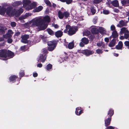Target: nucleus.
Instances as JSON below:
<instances>
[{
    "mask_svg": "<svg viewBox=\"0 0 129 129\" xmlns=\"http://www.w3.org/2000/svg\"><path fill=\"white\" fill-rule=\"evenodd\" d=\"M115 40L114 39H113L110 43L109 46L110 47H112L114 46L115 44Z\"/></svg>",
    "mask_w": 129,
    "mask_h": 129,
    "instance_id": "22",
    "label": "nucleus"
},
{
    "mask_svg": "<svg viewBox=\"0 0 129 129\" xmlns=\"http://www.w3.org/2000/svg\"><path fill=\"white\" fill-rule=\"evenodd\" d=\"M29 38V36L28 35H25L21 37V42L22 43H28L27 39Z\"/></svg>",
    "mask_w": 129,
    "mask_h": 129,
    "instance_id": "8",
    "label": "nucleus"
},
{
    "mask_svg": "<svg viewBox=\"0 0 129 129\" xmlns=\"http://www.w3.org/2000/svg\"><path fill=\"white\" fill-rule=\"evenodd\" d=\"M8 58V57L9 58L12 57L14 56V54L13 53L10 51H8L7 52Z\"/></svg>",
    "mask_w": 129,
    "mask_h": 129,
    "instance_id": "24",
    "label": "nucleus"
},
{
    "mask_svg": "<svg viewBox=\"0 0 129 129\" xmlns=\"http://www.w3.org/2000/svg\"><path fill=\"white\" fill-rule=\"evenodd\" d=\"M118 36V35L116 31V30H114L113 31L112 33V35L110 37H112L114 38H115L117 37Z\"/></svg>",
    "mask_w": 129,
    "mask_h": 129,
    "instance_id": "20",
    "label": "nucleus"
},
{
    "mask_svg": "<svg viewBox=\"0 0 129 129\" xmlns=\"http://www.w3.org/2000/svg\"><path fill=\"white\" fill-rule=\"evenodd\" d=\"M82 42L85 44H87L89 42V40L86 38H84L81 39Z\"/></svg>",
    "mask_w": 129,
    "mask_h": 129,
    "instance_id": "25",
    "label": "nucleus"
},
{
    "mask_svg": "<svg viewBox=\"0 0 129 129\" xmlns=\"http://www.w3.org/2000/svg\"><path fill=\"white\" fill-rule=\"evenodd\" d=\"M62 34L63 32L60 30H58L55 33V36L57 38L61 37L62 35Z\"/></svg>",
    "mask_w": 129,
    "mask_h": 129,
    "instance_id": "14",
    "label": "nucleus"
},
{
    "mask_svg": "<svg viewBox=\"0 0 129 129\" xmlns=\"http://www.w3.org/2000/svg\"><path fill=\"white\" fill-rule=\"evenodd\" d=\"M80 45L81 47H83L84 46V44L82 42H80L79 44Z\"/></svg>",
    "mask_w": 129,
    "mask_h": 129,
    "instance_id": "53",
    "label": "nucleus"
},
{
    "mask_svg": "<svg viewBox=\"0 0 129 129\" xmlns=\"http://www.w3.org/2000/svg\"><path fill=\"white\" fill-rule=\"evenodd\" d=\"M40 37L42 39H44V38H45V37L43 35H40Z\"/></svg>",
    "mask_w": 129,
    "mask_h": 129,
    "instance_id": "58",
    "label": "nucleus"
},
{
    "mask_svg": "<svg viewBox=\"0 0 129 129\" xmlns=\"http://www.w3.org/2000/svg\"><path fill=\"white\" fill-rule=\"evenodd\" d=\"M123 46V43L121 41H119L117 45L116 46V49L118 50L121 49Z\"/></svg>",
    "mask_w": 129,
    "mask_h": 129,
    "instance_id": "16",
    "label": "nucleus"
},
{
    "mask_svg": "<svg viewBox=\"0 0 129 129\" xmlns=\"http://www.w3.org/2000/svg\"><path fill=\"white\" fill-rule=\"evenodd\" d=\"M37 76H38V74L37 73H34L33 74V76L34 77H36Z\"/></svg>",
    "mask_w": 129,
    "mask_h": 129,
    "instance_id": "52",
    "label": "nucleus"
},
{
    "mask_svg": "<svg viewBox=\"0 0 129 129\" xmlns=\"http://www.w3.org/2000/svg\"><path fill=\"white\" fill-rule=\"evenodd\" d=\"M105 42H108L109 41V39L108 38H106L104 39Z\"/></svg>",
    "mask_w": 129,
    "mask_h": 129,
    "instance_id": "48",
    "label": "nucleus"
},
{
    "mask_svg": "<svg viewBox=\"0 0 129 129\" xmlns=\"http://www.w3.org/2000/svg\"><path fill=\"white\" fill-rule=\"evenodd\" d=\"M7 51L5 50H0V59L3 60H6L8 59L7 55Z\"/></svg>",
    "mask_w": 129,
    "mask_h": 129,
    "instance_id": "6",
    "label": "nucleus"
},
{
    "mask_svg": "<svg viewBox=\"0 0 129 129\" xmlns=\"http://www.w3.org/2000/svg\"><path fill=\"white\" fill-rule=\"evenodd\" d=\"M25 46H22L21 48V49L23 50L24 51V48H25Z\"/></svg>",
    "mask_w": 129,
    "mask_h": 129,
    "instance_id": "57",
    "label": "nucleus"
},
{
    "mask_svg": "<svg viewBox=\"0 0 129 129\" xmlns=\"http://www.w3.org/2000/svg\"><path fill=\"white\" fill-rule=\"evenodd\" d=\"M113 10L116 13H118L119 11V10L118 9L116 8L114 9Z\"/></svg>",
    "mask_w": 129,
    "mask_h": 129,
    "instance_id": "47",
    "label": "nucleus"
},
{
    "mask_svg": "<svg viewBox=\"0 0 129 129\" xmlns=\"http://www.w3.org/2000/svg\"><path fill=\"white\" fill-rule=\"evenodd\" d=\"M17 78V77L15 75L11 76L10 77V81L12 83L15 82V79Z\"/></svg>",
    "mask_w": 129,
    "mask_h": 129,
    "instance_id": "23",
    "label": "nucleus"
},
{
    "mask_svg": "<svg viewBox=\"0 0 129 129\" xmlns=\"http://www.w3.org/2000/svg\"><path fill=\"white\" fill-rule=\"evenodd\" d=\"M113 110L111 109H110L108 113V115H109V116H110V117H111V116L113 115Z\"/></svg>",
    "mask_w": 129,
    "mask_h": 129,
    "instance_id": "31",
    "label": "nucleus"
},
{
    "mask_svg": "<svg viewBox=\"0 0 129 129\" xmlns=\"http://www.w3.org/2000/svg\"><path fill=\"white\" fill-rule=\"evenodd\" d=\"M91 28V31L93 34H95L98 33V29L96 28L95 26H92Z\"/></svg>",
    "mask_w": 129,
    "mask_h": 129,
    "instance_id": "17",
    "label": "nucleus"
},
{
    "mask_svg": "<svg viewBox=\"0 0 129 129\" xmlns=\"http://www.w3.org/2000/svg\"><path fill=\"white\" fill-rule=\"evenodd\" d=\"M111 120V117H109L107 118L105 120V124L106 126H108L110 124Z\"/></svg>",
    "mask_w": 129,
    "mask_h": 129,
    "instance_id": "15",
    "label": "nucleus"
},
{
    "mask_svg": "<svg viewBox=\"0 0 129 129\" xmlns=\"http://www.w3.org/2000/svg\"><path fill=\"white\" fill-rule=\"evenodd\" d=\"M126 1L127 3L129 4V0H126Z\"/></svg>",
    "mask_w": 129,
    "mask_h": 129,
    "instance_id": "63",
    "label": "nucleus"
},
{
    "mask_svg": "<svg viewBox=\"0 0 129 129\" xmlns=\"http://www.w3.org/2000/svg\"><path fill=\"white\" fill-rule=\"evenodd\" d=\"M97 45L98 46H102L103 47H104L105 46V45L104 44V43L102 42L98 43L97 44Z\"/></svg>",
    "mask_w": 129,
    "mask_h": 129,
    "instance_id": "32",
    "label": "nucleus"
},
{
    "mask_svg": "<svg viewBox=\"0 0 129 129\" xmlns=\"http://www.w3.org/2000/svg\"><path fill=\"white\" fill-rule=\"evenodd\" d=\"M72 0H66V2L67 4H69L72 2Z\"/></svg>",
    "mask_w": 129,
    "mask_h": 129,
    "instance_id": "42",
    "label": "nucleus"
},
{
    "mask_svg": "<svg viewBox=\"0 0 129 129\" xmlns=\"http://www.w3.org/2000/svg\"><path fill=\"white\" fill-rule=\"evenodd\" d=\"M120 35H122L124 34L125 39H127L129 37V31L127 28L123 27L121 28L119 33Z\"/></svg>",
    "mask_w": 129,
    "mask_h": 129,
    "instance_id": "5",
    "label": "nucleus"
},
{
    "mask_svg": "<svg viewBox=\"0 0 129 129\" xmlns=\"http://www.w3.org/2000/svg\"><path fill=\"white\" fill-rule=\"evenodd\" d=\"M124 38H125L124 35V36H121L120 37V39L121 40H123L124 39Z\"/></svg>",
    "mask_w": 129,
    "mask_h": 129,
    "instance_id": "49",
    "label": "nucleus"
},
{
    "mask_svg": "<svg viewBox=\"0 0 129 129\" xmlns=\"http://www.w3.org/2000/svg\"><path fill=\"white\" fill-rule=\"evenodd\" d=\"M64 17L65 18H67L69 16L70 13L69 12L67 11L64 12Z\"/></svg>",
    "mask_w": 129,
    "mask_h": 129,
    "instance_id": "30",
    "label": "nucleus"
},
{
    "mask_svg": "<svg viewBox=\"0 0 129 129\" xmlns=\"http://www.w3.org/2000/svg\"><path fill=\"white\" fill-rule=\"evenodd\" d=\"M121 3L123 5H125L126 4H127V3L126 2V1H122L121 2Z\"/></svg>",
    "mask_w": 129,
    "mask_h": 129,
    "instance_id": "45",
    "label": "nucleus"
},
{
    "mask_svg": "<svg viewBox=\"0 0 129 129\" xmlns=\"http://www.w3.org/2000/svg\"><path fill=\"white\" fill-rule=\"evenodd\" d=\"M11 25L12 26L14 27L16 25V23L14 22H12L11 23Z\"/></svg>",
    "mask_w": 129,
    "mask_h": 129,
    "instance_id": "41",
    "label": "nucleus"
},
{
    "mask_svg": "<svg viewBox=\"0 0 129 129\" xmlns=\"http://www.w3.org/2000/svg\"><path fill=\"white\" fill-rule=\"evenodd\" d=\"M48 50L49 51H52L55 48L56 44L55 42L54 41H49L48 42Z\"/></svg>",
    "mask_w": 129,
    "mask_h": 129,
    "instance_id": "7",
    "label": "nucleus"
},
{
    "mask_svg": "<svg viewBox=\"0 0 129 129\" xmlns=\"http://www.w3.org/2000/svg\"><path fill=\"white\" fill-rule=\"evenodd\" d=\"M110 29L111 30L113 31L116 30L115 27V26L113 25H111L110 26Z\"/></svg>",
    "mask_w": 129,
    "mask_h": 129,
    "instance_id": "34",
    "label": "nucleus"
},
{
    "mask_svg": "<svg viewBox=\"0 0 129 129\" xmlns=\"http://www.w3.org/2000/svg\"><path fill=\"white\" fill-rule=\"evenodd\" d=\"M13 32L11 29L8 30L7 33L6 35H3L4 38H10L12 37Z\"/></svg>",
    "mask_w": 129,
    "mask_h": 129,
    "instance_id": "10",
    "label": "nucleus"
},
{
    "mask_svg": "<svg viewBox=\"0 0 129 129\" xmlns=\"http://www.w3.org/2000/svg\"><path fill=\"white\" fill-rule=\"evenodd\" d=\"M3 6V7L1 8L0 6V14L2 15H4L6 12V14L9 16L14 15L16 17H18L23 12V9L20 8L18 10H14V12H12L9 8L8 7H6L7 6V4H5Z\"/></svg>",
    "mask_w": 129,
    "mask_h": 129,
    "instance_id": "1",
    "label": "nucleus"
},
{
    "mask_svg": "<svg viewBox=\"0 0 129 129\" xmlns=\"http://www.w3.org/2000/svg\"><path fill=\"white\" fill-rule=\"evenodd\" d=\"M96 52L98 54H100L103 53V51L102 50L98 49L96 50Z\"/></svg>",
    "mask_w": 129,
    "mask_h": 129,
    "instance_id": "36",
    "label": "nucleus"
},
{
    "mask_svg": "<svg viewBox=\"0 0 129 129\" xmlns=\"http://www.w3.org/2000/svg\"><path fill=\"white\" fill-rule=\"evenodd\" d=\"M60 1L62 2H66V0H59Z\"/></svg>",
    "mask_w": 129,
    "mask_h": 129,
    "instance_id": "62",
    "label": "nucleus"
},
{
    "mask_svg": "<svg viewBox=\"0 0 129 129\" xmlns=\"http://www.w3.org/2000/svg\"><path fill=\"white\" fill-rule=\"evenodd\" d=\"M47 30L48 33L50 35H53L54 34V32L51 29L48 28L47 29Z\"/></svg>",
    "mask_w": 129,
    "mask_h": 129,
    "instance_id": "29",
    "label": "nucleus"
},
{
    "mask_svg": "<svg viewBox=\"0 0 129 129\" xmlns=\"http://www.w3.org/2000/svg\"><path fill=\"white\" fill-rule=\"evenodd\" d=\"M43 9V7L39 6L38 7L33 10V11L34 12H38L41 11Z\"/></svg>",
    "mask_w": 129,
    "mask_h": 129,
    "instance_id": "18",
    "label": "nucleus"
},
{
    "mask_svg": "<svg viewBox=\"0 0 129 129\" xmlns=\"http://www.w3.org/2000/svg\"><path fill=\"white\" fill-rule=\"evenodd\" d=\"M31 2L30 0H23L22 1L24 7L26 10H29L34 8L37 6V3L35 2L32 3L29 5Z\"/></svg>",
    "mask_w": 129,
    "mask_h": 129,
    "instance_id": "3",
    "label": "nucleus"
},
{
    "mask_svg": "<svg viewBox=\"0 0 129 129\" xmlns=\"http://www.w3.org/2000/svg\"><path fill=\"white\" fill-rule=\"evenodd\" d=\"M102 0H94L93 2L96 4H98L101 2Z\"/></svg>",
    "mask_w": 129,
    "mask_h": 129,
    "instance_id": "38",
    "label": "nucleus"
},
{
    "mask_svg": "<svg viewBox=\"0 0 129 129\" xmlns=\"http://www.w3.org/2000/svg\"><path fill=\"white\" fill-rule=\"evenodd\" d=\"M32 25L38 27L39 30H43L47 27L48 25L43 22L42 19L40 17L35 18L31 21Z\"/></svg>",
    "mask_w": 129,
    "mask_h": 129,
    "instance_id": "2",
    "label": "nucleus"
},
{
    "mask_svg": "<svg viewBox=\"0 0 129 129\" xmlns=\"http://www.w3.org/2000/svg\"><path fill=\"white\" fill-rule=\"evenodd\" d=\"M20 34V33L19 32H18L16 33L15 35V36H18Z\"/></svg>",
    "mask_w": 129,
    "mask_h": 129,
    "instance_id": "50",
    "label": "nucleus"
},
{
    "mask_svg": "<svg viewBox=\"0 0 129 129\" xmlns=\"http://www.w3.org/2000/svg\"><path fill=\"white\" fill-rule=\"evenodd\" d=\"M82 113V111L80 110L79 111V113H78V111H76L75 113L76 114L78 115H80Z\"/></svg>",
    "mask_w": 129,
    "mask_h": 129,
    "instance_id": "39",
    "label": "nucleus"
},
{
    "mask_svg": "<svg viewBox=\"0 0 129 129\" xmlns=\"http://www.w3.org/2000/svg\"><path fill=\"white\" fill-rule=\"evenodd\" d=\"M52 67V66L51 64H49L47 66L46 69L47 70L49 71L51 69Z\"/></svg>",
    "mask_w": 129,
    "mask_h": 129,
    "instance_id": "33",
    "label": "nucleus"
},
{
    "mask_svg": "<svg viewBox=\"0 0 129 129\" xmlns=\"http://www.w3.org/2000/svg\"><path fill=\"white\" fill-rule=\"evenodd\" d=\"M42 21H43V23L45 24H47L45 23V22H49L50 21V18L48 16H46L42 20Z\"/></svg>",
    "mask_w": 129,
    "mask_h": 129,
    "instance_id": "19",
    "label": "nucleus"
},
{
    "mask_svg": "<svg viewBox=\"0 0 129 129\" xmlns=\"http://www.w3.org/2000/svg\"><path fill=\"white\" fill-rule=\"evenodd\" d=\"M12 41V40L10 38H9L8 40V42L9 43H11Z\"/></svg>",
    "mask_w": 129,
    "mask_h": 129,
    "instance_id": "44",
    "label": "nucleus"
},
{
    "mask_svg": "<svg viewBox=\"0 0 129 129\" xmlns=\"http://www.w3.org/2000/svg\"><path fill=\"white\" fill-rule=\"evenodd\" d=\"M42 64L41 63L38 64H37V66L39 68H41L42 67Z\"/></svg>",
    "mask_w": 129,
    "mask_h": 129,
    "instance_id": "54",
    "label": "nucleus"
},
{
    "mask_svg": "<svg viewBox=\"0 0 129 129\" xmlns=\"http://www.w3.org/2000/svg\"><path fill=\"white\" fill-rule=\"evenodd\" d=\"M112 5L115 7H117L119 6V4L118 1L117 0H115L111 3Z\"/></svg>",
    "mask_w": 129,
    "mask_h": 129,
    "instance_id": "26",
    "label": "nucleus"
},
{
    "mask_svg": "<svg viewBox=\"0 0 129 129\" xmlns=\"http://www.w3.org/2000/svg\"><path fill=\"white\" fill-rule=\"evenodd\" d=\"M66 29L64 31V33L68 32V34L69 35H73L77 31V28L76 27L72 26L71 27L69 25H67L66 26Z\"/></svg>",
    "mask_w": 129,
    "mask_h": 129,
    "instance_id": "4",
    "label": "nucleus"
},
{
    "mask_svg": "<svg viewBox=\"0 0 129 129\" xmlns=\"http://www.w3.org/2000/svg\"><path fill=\"white\" fill-rule=\"evenodd\" d=\"M86 32H87V34H85V33H84V34L85 35H86V36H87L88 35H89L90 34V32L89 31H86Z\"/></svg>",
    "mask_w": 129,
    "mask_h": 129,
    "instance_id": "55",
    "label": "nucleus"
},
{
    "mask_svg": "<svg viewBox=\"0 0 129 129\" xmlns=\"http://www.w3.org/2000/svg\"><path fill=\"white\" fill-rule=\"evenodd\" d=\"M25 15L26 17V18H27V17L30 16L31 15V14L30 13H26Z\"/></svg>",
    "mask_w": 129,
    "mask_h": 129,
    "instance_id": "46",
    "label": "nucleus"
},
{
    "mask_svg": "<svg viewBox=\"0 0 129 129\" xmlns=\"http://www.w3.org/2000/svg\"><path fill=\"white\" fill-rule=\"evenodd\" d=\"M126 25V24L122 20L119 21V23L118 24L117 26L118 27H121L123 26Z\"/></svg>",
    "mask_w": 129,
    "mask_h": 129,
    "instance_id": "13",
    "label": "nucleus"
},
{
    "mask_svg": "<svg viewBox=\"0 0 129 129\" xmlns=\"http://www.w3.org/2000/svg\"><path fill=\"white\" fill-rule=\"evenodd\" d=\"M52 6L53 7H55L56 6V5L54 3H53V4H52Z\"/></svg>",
    "mask_w": 129,
    "mask_h": 129,
    "instance_id": "61",
    "label": "nucleus"
},
{
    "mask_svg": "<svg viewBox=\"0 0 129 129\" xmlns=\"http://www.w3.org/2000/svg\"><path fill=\"white\" fill-rule=\"evenodd\" d=\"M46 56L45 54H41L40 55L39 60L40 61L43 62L46 60Z\"/></svg>",
    "mask_w": 129,
    "mask_h": 129,
    "instance_id": "12",
    "label": "nucleus"
},
{
    "mask_svg": "<svg viewBox=\"0 0 129 129\" xmlns=\"http://www.w3.org/2000/svg\"><path fill=\"white\" fill-rule=\"evenodd\" d=\"M99 30L101 34H103L106 32L105 29L104 28L102 27H99Z\"/></svg>",
    "mask_w": 129,
    "mask_h": 129,
    "instance_id": "27",
    "label": "nucleus"
},
{
    "mask_svg": "<svg viewBox=\"0 0 129 129\" xmlns=\"http://www.w3.org/2000/svg\"><path fill=\"white\" fill-rule=\"evenodd\" d=\"M96 12L95 10L93 7H91L90 8V10L87 11V13L88 15H93L95 14Z\"/></svg>",
    "mask_w": 129,
    "mask_h": 129,
    "instance_id": "9",
    "label": "nucleus"
},
{
    "mask_svg": "<svg viewBox=\"0 0 129 129\" xmlns=\"http://www.w3.org/2000/svg\"><path fill=\"white\" fill-rule=\"evenodd\" d=\"M127 15L129 16V12L127 13Z\"/></svg>",
    "mask_w": 129,
    "mask_h": 129,
    "instance_id": "64",
    "label": "nucleus"
},
{
    "mask_svg": "<svg viewBox=\"0 0 129 129\" xmlns=\"http://www.w3.org/2000/svg\"><path fill=\"white\" fill-rule=\"evenodd\" d=\"M24 72H23L22 73H20V75L22 77L24 75Z\"/></svg>",
    "mask_w": 129,
    "mask_h": 129,
    "instance_id": "56",
    "label": "nucleus"
},
{
    "mask_svg": "<svg viewBox=\"0 0 129 129\" xmlns=\"http://www.w3.org/2000/svg\"><path fill=\"white\" fill-rule=\"evenodd\" d=\"M81 109V107H77L76 109V111H78V110H79Z\"/></svg>",
    "mask_w": 129,
    "mask_h": 129,
    "instance_id": "59",
    "label": "nucleus"
},
{
    "mask_svg": "<svg viewBox=\"0 0 129 129\" xmlns=\"http://www.w3.org/2000/svg\"><path fill=\"white\" fill-rule=\"evenodd\" d=\"M26 16L25 15L23 16H22L21 17H20L19 18V19L20 20H22L23 19H24L26 18Z\"/></svg>",
    "mask_w": 129,
    "mask_h": 129,
    "instance_id": "40",
    "label": "nucleus"
},
{
    "mask_svg": "<svg viewBox=\"0 0 129 129\" xmlns=\"http://www.w3.org/2000/svg\"><path fill=\"white\" fill-rule=\"evenodd\" d=\"M103 13L104 14H108L109 13V11L107 10H104L103 11Z\"/></svg>",
    "mask_w": 129,
    "mask_h": 129,
    "instance_id": "35",
    "label": "nucleus"
},
{
    "mask_svg": "<svg viewBox=\"0 0 129 129\" xmlns=\"http://www.w3.org/2000/svg\"><path fill=\"white\" fill-rule=\"evenodd\" d=\"M74 46V43L73 42L69 43L68 45V48L69 49H72Z\"/></svg>",
    "mask_w": 129,
    "mask_h": 129,
    "instance_id": "28",
    "label": "nucleus"
},
{
    "mask_svg": "<svg viewBox=\"0 0 129 129\" xmlns=\"http://www.w3.org/2000/svg\"><path fill=\"white\" fill-rule=\"evenodd\" d=\"M52 26L54 27L55 28H57L58 27V26L57 24H52Z\"/></svg>",
    "mask_w": 129,
    "mask_h": 129,
    "instance_id": "43",
    "label": "nucleus"
},
{
    "mask_svg": "<svg viewBox=\"0 0 129 129\" xmlns=\"http://www.w3.org/2000/svg\"><path fill=\"white\" fill-rule=\"evenodd\" d=\"M58 15L59 19H62L64 17V13L60 11H59L58 12Z\"/></svg>",
    "mask_w": 129,
    "mask_h": 129,
    "instance_id": "21",
    "label": "nucleus"
},
{
    "mask_svg": "<svg viewBox=\"0 0 129 129\" xmlns=\"http://www.w3.org/2000/svg\"><path fill=\"white\" fill-rule=\"evenodd\" d=\"M114 56H116V57L118 56V54H116V53H114Z\"/></svg>",
    "mask_w": 129,
    "mask_h": 129,
    "instance_id": "60",
    "label": "nucleus"
},
{
    "mask_svg": "<svg viewBox=\"0 0 129 129\" xmlns=\"http://www.w3.org/2000/svg\"><path fill=\"white\" fill-rule=\"evenodd\" d=\"M106 129H114V128L112 126H109L107 127Z\"/></svg>",
    "mask_w": 129,
    "mask_h": 129,
    "instance_id": "51",
    "label": "nucleus"
},
{
    "mask_svg": "<svg viewBox=\"0 0 129 129\" xmlns=\"http://www.w3.org/2000/svg\"><path fill=\"white\" fill-rule=\"evenodd\" d=\"M94 51L90 50H86L84 51V53L86 56L91 55L94 53Z\"/></svg>",
    "mask_w": 129,
    "mask_h": 129,
    "instance_id": "11",
    "label": "nucleus"
},
{
    "mask_svg": "<svg viewBox=\"0 0 129 129\" xmlns=\"http://www.w3.org/2000/svg\"><path fill=\"white\" fill-rule=\"evenodd\" d=\"M45 3L47 5L49 6L51 5V4L50 2L48 0H44Z\"/></svg>",
    "mask_w": 129,
    "mask_h": 129,
    "instance_id": "37",
    "label": "nucleus"
}]
</instances>
